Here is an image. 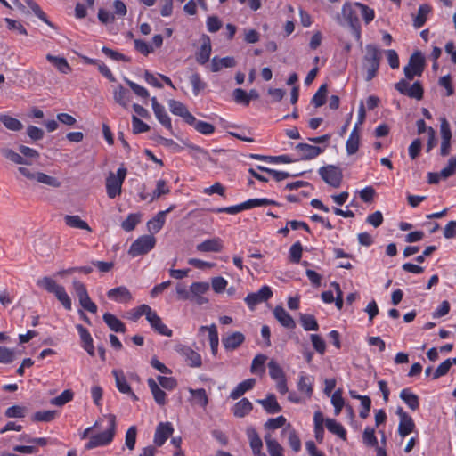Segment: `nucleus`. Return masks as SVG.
<instances>
[{"instance_id":"1","label":"nucleus","mask_w":456,"mask_h":456,"mask_svg":"<svg viewBox=\"0 0 456 456\" xmlns=\"http://www.w3.org/2000/svg\"><path fill=\"white\" fill-rule=\"evenodd\" d=\"M117 432V419L114 414L104 415L81 434V439L88 438L85 444L86 450L103 447L110 444Z\"/></svg>"},{"instance_id":"2","label":"nucleus","mask_w":456,"mask_h":456,"mask_svg":"<svg viewBox=\"0 0 456 456\" xmlns=\"http://www.w3.org/2000/svg\"><path fill=\"white\" fill-rule=\"evenodd\" d=\"M359 13L365 24H370L375 18V11L368 5L354 2H346L342 6V15L348 23L355 40L362 44V26L359 20Z\"/></svg>"},{"instance_id":"3","label":"nucleus","mask_w":456,"mask_h":456,"mask_svg":"<svg viewBox=\"0 0 456 456\" xmlns=\"http://www.w3.org/2000/svg\"><path fill=\"white\" fill-rule=\"evenodd\" d=\"M362 59V68L366 72L365 80L371 81L378 74L381 61V51L375 45L369 44Z\"/></svg>"},{"instance_id":"4","label":"nucleus","mask_w":456,"mask_h":456,"mask_svg":"<svg viewBox=\"0 0 456 456\" xmlns=\"http://www.w3.org/2000/svg\"><path fill=\"white\" fill-rule=\"evenodd\" d=\"M37 285L47 292L53 294L66 310L70 311L72 309L71 298L66 292L65 288L58 284L53 278L45 276L38 279Z\"/></svg>"},{"instance_id":"5","label":"nucleus","mask_w":456,"mask_h":456,"mask_svg":"<svg viewBox=\"0 0 456 456\" xmlns=\"http://www.w3.org/2000/svg\"><path fill=\"white\" fill-rule=\"evenodd\" d=\"M127 169L125 167L118 168L117 173L110 172L106 177V193L111 200L116 199L122 192V185L126 177Z\"/></svg>"},{"instance_id":"6","label":"nucleus","mask_w":456,"mask_h":456,"mask_svg":"<svg viewBox=\"0 0 456 456\" xmlns=\"http://www.w3.org/2000/svg\"><path fill=\"white\" fill-rule=\"evenodd\" d=\"M156 245V239L153 235H142L137 238L130 246L128 254L132 257L149 253Z\"/></svg>"},{"instance_id":"7","label":"nucleus","mask_w":456,"mask_h":456,"mask_svg":"<svg viewBox=\"0 0 456 456\" xmlns=\"http://www.w3.org/2000/svg\"><path fill=\"white\" fill-rule=\"evenodd\" d=\"M425 68V58L420 52H415L411 54L408 65L403 69L404 75L408 80H412L414 77L421 76Z\"/></svg>"},{"instance_id":"8","label":"nucleus","mask_w":456,"mask_h":456,"mask_svg":"<svg viewBox=\"0 0 456 456\" xmlns=\"http://www.w3.org/2000/svg\"><path fill=\"white\" fill-rule=\"evenodd\" d=\"M319 175L329 185L338 188L342 182V172L334 165H327L319 168Z\"/></svg>"},{"instance_id":"9","label":"nucleus","mask_w":456,"mask_h":456,"mask_svg":"<svg viewBox=\"0 0 456 456\" xmlns=\"http://www.w3.org/2000/svg\"><path fill=\"white\" fill-rule=\"evenodd\" d=\"M395 88L402 94L410 98L421 100L424 94V89L420 82L416 81L411 86L405 79H401L395 85Z\"/></svg>"},{"instance_id":"10","label":"nucleus","mask_w":456,"mask_h":456,"mask_svg":"<svg viewBox=\"0 0 456 456\" xmlns=\"http://www.w3.org/2000/svg\"><path fill=\"white\" fill-rule=\"evenodd\" d=\"M273 297V291L267 285L262 286L258 291L249 293L245 297L248 308L253 310L257 305L269 300Z\"/></svg>"},{"instance_id":"11","label":"nucleus","mask_w":456,"mask_h":456,"mask_svg":"<svg viewBox=\"0 0 456 456\" xmlns=\"http://www.w3.org/2000/svg\"><path fill=\"white\" fill-rule=\"evenodd\" d=\"M146 310L148 311V313H146V320L150 323L151 329L162 336L171 337L173 331L163 323L157 312L152 310L151 306L150 308H146Z\"/></svg>"},{"instance_id":"12","label":"nucleus","mask_w":456,"mask_h":456,"mask_svg":"<svg viewBox=\"0 0 456 456\" xmlns=\"http://www.w3.org/2000/svg\"><path fill=\"white\" fill-rule=\"evenodd\" d=\"M175 351L184 358L190 367L199 368L202 365L201 355L189 346L178 345Z\"/></svg>"},{"instance_id":"13","label":"nucleus","mask_w":456,"mask_h":456,"mask_svg":"<svg viewBox=\"0 0 456 456\" xmlns=\"http://www.w3.org/2000/svg\"><path fill=\"white\" fill-rule=\"evenodd\" d=\"M174 433V428L170 422H160L155 430L153 442L156 446L161 447Z\"/></svg>"},{"instance_id":"14","label":"nucleus","mask_w":456,"mask_h":456,"mask_svg":"<svg viewBox=\"0 0 456 456\" xmlns=\"http://www.w3.org/2000/svg\"><path fill=\"white\" fill-rule=\"evenodd\" d=\"M175 208V205L172 204L166 210H161L157 215L147 222V229L151 233H158L165 224L166 216L168 213Z\"/></svg>"},{"instance_id":"15","label":"nucleus","mask_w":456,"mask_h":456,"mask_svg":"<svg viewBox=\"0 0 456 456\" xmlns=\"http://www.w3.org/2000/svg\"><path fill=\"white\" fill-rule=\"evenodd\" d=\"M295 150L304 160L315 159L324 151V148L303 142L297 144Z\"/></svg>"},{"instance_id":"16","label":"nucleus","mask_w":456,"mask_h":456,"mask_svg":"<svg viewBox=\"0 0 456 456\" xmlns=\"http://www.w3.org/2000/svg\"><path fill=\"white\" fill-rule=\"evenodd\" d=\"M76 330H77L80 337L82 348L86 351L90 356H94L95 350L94 340L88 330L82 324H76Z\"/></svg>"},{"instance_id":"17","label":"nucleus","mask_w":456,"mask_h":456,"mask_svg":"<svg viewBox=\"0 0 456 456\" xmlns=\"http://www.w3.org/2000/svg\"><path fill=\"white\" fill-rule=\"evenodd\" d=\"M109 299L119 304H126L133 299L130 290L126 286L113 288L107 292Z\"/></svg>"},{"instance_id":"18","label":"nucleus","mask_w":456,"mask_h":456,"mask_svg":"<svg viewBox=\"0 0 456 456\" xmlns=\"http://www.w3.org/2000/svg\"><path fill=\"white\" fill-rule=\"evenodd\" d=\"M245 341V336L240 331H234L226 337H223L222 344L227 352L238 349Z\"/></svg>"},{"instance_id":"19","label":"nucleus","mask_w":456,"mask_h":456,"mask_svg":"<svg viewBox=\"0 0 456 456\" xmlns=\"http://www.w3.org/2000/svg\"><path fill=\"white\" fill-rule=\"evenodd\" d=\"M209 289L208 282L197 281L192 282L190 286L191 299H194L198 305H203L208 302V299L203 297L204 295Z\"/></svg>"},{"instance_id":"20","label":"nucleus","mask_w":456,"mask_h":456,"mask_svg":"<svg viewBox=\"0 0 456 456\" xmlns=\"http://www.w3.org/2000/svg\"><path fill=\"white\" fill-rule=\"evenodd\" d=\"M151 105L154 114L159 122L167 129L172 130L171 118L167 115L165 107L158 102L156 97L151 98Z\"/></svg>"},{"instance_id":"21","label":"nucleus","mask_w":456,"mask_h":456,"mask_svg":"<svg viewBox=\"0 0 456 456\" xmlns=\"http://www.w3.org/2000/svg\"><path fill=\"white\" fill-rule=\"evenodd\" d=\"M199 331L200 333L208 331L211 354L216 357L217 355L219 346V337L216 325L213 323L209 326H200Z\"/></svg>"},{"instance_id":"22","label":"nucleus","mask_w":456,"mask_h":456,"mask_svg":"<svg viewBox=\"0 0 456 456\" xmlns=\"http://www.w3.org/2000/svg\"><path fill=\"white\" fill-rule=\"evenodd\" d=\"M168 108L172 114L181 117L186 124L193 116L185 104L176 100H169Z\"/></svg>"},{"instance_id":"23","label":"nucleus","mask_w":456,"mask_h":456,"mask_svg":"<svg viewBox=\"0 0 456 456\" xmlns=\"http://www.w3.org/2000/svg\"><path fill=\"white\" fill-rule=\"evenodd\" d=\"M212 52L211 41L208 36L203 37V42L196 53V61L199 64H206L210 58Z\"/></svg>"},{"instance_id":"24","label":"nucleus","mask_w":456,"mask_h":456,"mask_svg":"<svg viewBox=\"0 0 456 456\" xmlns=\"http://www.w3.org/2000/svg\"><path fill=\"white\" fill-rule=\"evenodd\" d=\"M199 252H221L223 249V241L220 238L216 237L208 239L196 246Z\"/></svg>"},{"instance_id":"25","label":"nucleus","mask_w":456,"mask_h":456,"mask_svg":"<svg viewBox=\"0 0 456 456\" xmlns=\"http://www.w3.org/2000/svg\"><path fill=\"white\" fill-rule=\"evenodd\" d=\"M273 314L283 327L287 329H294L296 327L294 319L281 305H277L274 308Z\"/></svg>"},{"instance_id":"26","label":"nucleus","mask_w":456,"mask_h":456,"mask_svg":"<svg viewBox=\"0 0 456 456\" xmlns=\"http://www.w3.org/2000/svg\"><path fill=\"white\" fill-rule=\"evenodd\" d=\"M360 147V134L358 130V124H355L351 131L348 139L346 142V151L347 155L355 154Z\"/></svg>"},{"instance_id":"27","label":"nucleus","mask_w":456,"mask_h":456,"mask_svg":"<svg viewBox=\"0 0 456 456\" xmlns=\"http://www.w3.org/2000/svg\"><path fill=\"white\" fill-rule=\"evenodd\" d=\"M102 319L110 330L118 333H125L126 331L125 323L113 314L105 313L102 315Z\"/></svg>"},{"instance_id":"28","label":"nucleus","mask_w":456,"mask_h":456,"mask_svg":"<svg viewBox=\"0 0 456 456\" xmlns=\"http://www.w3.org/2000/svg\"><path fill=\"white\" fill-rule=\"evenodd\" d=\"M147 384L156 403L159 406L165 405L167 403L166 392L159 387V384L152 378L147 379Z\"/></svg>"},{"instance_id":"29","label":"nucleus","mask_w":456,"mask_h":456,"mask_svg":"<svg viewBox=\"0 0 456 456\" xmlns=\"http://www.w3.org/2000/svg\"><path fill=\"white\" fill-rule=\"evenodd\" d=\"M257 403L263 406L268 414H275L281 411V407L273 394L267 395L265 399L257 400Z\"/></svg>"},{"instance_id":"30","label":"nucleus","mask_w":456,"mask_h":456,"mask_svg":"<svg viewBox=\"0 0 456 456\" xmlns=\"http://www.w3.org/2000/svg\"><path fill=\"white\" fill-rule=\"evenodd\" d=\"M399 396L411 411L419 409V398L411 390V388L402 389Z\"/></svg>"},{"instance_id":"31","label":"nucleus","mask_w":456,"mask_h":456,"mask_svg":"<svg viewBox=\"0 0 456 456\" xmlns=\"http://www.w3.org/2000/svg\"><path fill=\"white\" fill-rule=\"evenodd\" d=\"M192 126L198 133L204 135H211L215 133V126L206 121L199 120L194 116L187 123Z\"/></svg>"},{"instance_id":"32","label":"nucleus","mask_w":456,"mask_h":456,"mask_svg":"<svg viewBox=\"0 0 456 456\" xmlns=\"http://www.w3.org/2000/svg\"><path fill=\"white\" fill-rule=\"evenodd\" d=\"M256 384L255 379H248L239 383L230 393V398L236 400L246 392L251 390Z\"/></svg>"},{"instance_id":"33","label":"nucleus","mask_w":456,"mask_h":456,"mask_svg":"<svg viewBox=\"0 0 456 456\" xmlns=\"http://www.w3.org/2000/svg\"><path fill=\"white\" fill-rule=\"evenodd\" d=\"M297 389L301 394H304L307 398H310L314 392L313 378L309 375L301 373L297 382Z\"/></svg>"},{"instance_id":"34","label":"nucleus","mask_w":456,"mask_h":456,"mask_svg":"<svg viewBox=\"0 0 456 456\" xmlns=\"http://www.w3.org/2000/svg\"><path fill=\"white\" fill-rule=\"evenodd\" d=\"M252 409L253 405L251 402L247 398H242L234 404L232 413L237 418H243L249 414Z\"/></svg>"},{"instance_id":"35","label":"nucleus","mask_w":456,"mask_h":456,"mask_svg":"<svg viewBox=\"0 0 456 456\" xmlns=\"http://www.w3.org/2000/svg\"><path fill=\"white\" fill-rule=\"evenodd\" d=\"M236 65V61L233 57L226 56L224 58H218L215 56L211 61V71L218 72L223 68H232Z\"/></svg>"},{"instance_id":"36","label":"nucleus","mask_w":456,"mask_h":456,"mask_svg":"<svg viewBox=\"0 0 456 456\" xmlns=\"http://www.w3.org/2000/svg\"><path fill=\"white\" fill-rule=\"evenodd\" d=\"M286 432H288L289 434L288 443L291 450L294 452H300L302 444L297 432L291 428L290 424H288V426L285 428H283L282 434H285Z\"/></svg>"},{"instance_id":"37","label":"nucleus","mask_w":456,"mask_h":456,"mask_svg":"<svg viewBox=\"0 0 456 456\" xmlns=\"http://www.w3.org/2000/svg\"><path fill=\"white\" fill-rule=\"evenodd\" d=\"M325 425H326L327 429L330 433L338 436L343 441H346L347 432L342 424H340L334 419H327L325 420Z\"/></svg>"},{"instance_id":"38","label":"nucleus","mask_w":456,"mask_h":456,"mask_svg":"<svg viewBox=\"0 0 456 456\" xmlns=\"http://www.w3.org/2000/svg\"><path fill=\"white\" fill-rule=\"evenodd\" d=\"M46 60L62 74H69L71 71V67L64 57L54 56L48 53L46 54Z\"/></svg>"},{"instance_id":"39","label":"nucleus","mask_w":456,"mask_h":456,"mask_svg":"<svg viewBox=\"0 0 456 456\" xmlns=\"http://www.w3.org/2000/svg\"><path fill=\"white\" fill-rule=\"evenodd\" d=\"M112 375L115 378L116 387L122 394L132 393L130 385L127 383L126 379L121 370H112Z\"/></svg>"},{"instance_id":"40","label":"nucleus","mask_w":456,"mask_h":456,"mask_svg":"<svg viewBox=\"0 0 456 456\" xmlns=\"http://www.w3.org/2000/svg\"><path fill=\"white\" fill-rule=\"evenodd\" d=\"M64 222L65 224L69 227L86 230L89 232H92V229L89 226V224L86 221L82 220L79 216L66 215L64 216Z\"/></svg>"},{"instance_id":"41","label":"nucleus","mask_w":456,"mask_h":456,"mask_svg":"<svg viewBox=\"0 0 456 456\" xmlns=\"http://www.w3.org/2000/svg\"><path fill=\"white\" fill-rule=\"evenodd\" d=\"M431 11H432V8L429 4H420L418 9V13L413 20V26L416 28H422L425 25L427 19H428V15Z\"/></svg>"},{"instance_id":"42","label":"nucleus","mask_w":456,"mask_h":456,"mask_svg":"<svg viewBox=\"0 0 456 456\" xmlns=\"http://www.w3.org/2000/svg\"><path fill=\"white\" fill-rule=\"evenodd\" d=\"M257 168L263 172H265V173H268L269 175H271L273 176V178L277 182H281V181L285 180L290 176H292V177L301 176L305 173V172H300V173L290 175L288 172L278 171V170H274V169L262 167V166H257Z\"/></svg>"},{"instance_id":"43","label":"nucleus","mask_w":456,"mask_h":456,"mask_svg":"<svg viewBox=\"0 0 456 456\" xmlns=\"http://www.w3.org/2000/svg\"><path fill=\"white\" fill-rule=\"evenodd\" d=\"M415 423L410 415H404L403 419H400L398 425V433L402 437H405L413 432Z\"/></svg>"},{"instance_id":"44","label":"nucleus","mask_w":456,"mask_h":456,"mask_svg":"<svg viewBox=\"0 0 456 456\" xmlns=\"http://www.w3.org/2000/svg\"><path fill=\"white\" fill-rule=\"evenodd\" d=\"M114 100L122 107L127 108L131 100L130 92L124 86H118L114 91Z\"/></svg>"},{"instance_id":"45","label":"nucleus","mask_w":456,"mask_h":456,"mask_svg":"<svg viewBox=\"0 0 456 456\" xmlns=\"http://www.w3.org/2000/svg\"><path fill=\"white\" fill-rule=\"evenodd\" d=\"M247 436L249 440V444L252 449V452H258L259 451H262L263 448V442L260 438L258 433L254 428H248L247 429Z\"/></svg>"},{"instance_id":"46","label":"nucleus","mask_w":456,"mask_h":456,"mask_svg":"<svg viewBox=\"0 0 456 456\" xmlns=\"http://www.w3.org/2000/svg\"><path fill=\"white\" fill-rule=\"evenodd\" d=\"M189 393L194 400L195 403L202 408H206L208 404V396L204 388H189Z\"/></svg>"},{"instance_id":"47","label":"nucleus","mask_w":456,"mask_h":456,"mask_svg":"<svg viewBox=\"0 0 456 456\" xmlns=\"http://www.w3.org/2000/svg\"><path fill=\"white\" fill-rule=\"evenodd\" d=\"M300 323L305 330L306 331H317L319 330V324L316 318L313 314H301Z\"/></svg>"},{"instance_id":"48","label":"nucleus","mask_w":456,"mask_h":456,"mask_svg":"<svg viewBox=\"0 0 456 456\" xmlns=\"http://www.w3.org/2000/svg\"><path fill=\"white\" fill-rule=\"evenodd\" d=\"M265 441L270 456H284L283 447L275 439L272 438L270 435L265 436Z\"/></svg>"},{"instance_id":"49","label":"nucleus","mask_w":456,"mask_h":456,"mask_svg":"<svg viewBox=\"0 0 456 456\" xmlns=\"http://www.w3.org/2000/svg\"><path fill=\"white\" fill-rule=\"evenodd\" d=\"M0 121L7 129L11 131L17 132L21 130L23 127L22 123L19 119L7 114H0Z\"/></svg>"},{"instance_id":"50","label":"nucleus","mask_w":456,"mask_h":456,"mask_svg":"<svg viewBox=\"0 0 456 456\" xmlns=\"http://www.w3.org/2000/svg\"><path fill=\"white\" fill-rule=\"evenodd\" d=\"M267 357L265 354H257L254 357L250 370L253 374L262 375L265 371V364Z\"/></svg>"},{"instance_id":"51","label":"nucleus","mask_w":456,"mask_h":456,"mask_svg":"<svg viewBox=\"0 0 456 456\" xmlns=\"http://www.w3.org/2000/svg\"><path fill=\"white\" fill-rule=\"evenodd\" d=\"M362 443L368 447H377L379 442L375 435V428L367 426L362 433Z\"/></svg>"},{"instance_id":"52","label":"nucleus","mask_w":456,"mask_h":456,"mask_svg":"<svg viewBox=\"0 0 456 456\" xmlns=\"http://www.w3.org/2000/svg\"><path fill=\"white\" fill-rule=\"evenodd\" d=\"M1 154L15 164L30 165V162L27 161L23 156L15 152L12 149L4 148L1 150Z\"/></svg>"},{"instance_id":"53","label":"nucleus","mask_w":456,"mask_h":456,"mask_svg":"<svg viewBox=\"0 0 456 456\" xmlns=\"http://www.w3.org/2000/svg\"><path fill=\"white\" fill-rule=\"evenodd\" d=\"M140 220H141L140 214L131 213L122 222L121 227L126 232H132L135 229L136 225L140 223Z\"/></svg>"},{"instance_id":"54","label":"nucleus","mask_w":456,"mask_h":456,"mask_svg":"<svg viewBox=\"0 0 456 456\" xmlns=\"http://www.w3.org/2000/svg\"><path fill=\"white\" fill-rule=\"evenodd\" d=\"M170 192V187L167 182L163 179L158 180L156 189L151 194V201H154L163 195H167Z\"/></svg>"},{"instance_id":"55","label":"nucleus","mask_w":456,"mask_h":456,"mask_svg":"<svg viewBox=\"0 0 456 456\" xmlns=\"http://www.w3.org/2000/svg\"><path fill=\"white\" fill-rule=\"evenodd\" d=\"M267 366L269 370V375L274 381L286 377L284 370L276 361L271 360Z\"/></svg>"},{"instance_id":"56","label":"nucleus","mask_w":456,"mask_h":456,"mask_svg":"<svg viewBox=\"0 0 456 456\" xmlns=\"http://www.w3.org/2000/svg\"><path fill=\"white\" fill-rule=\"evenodd\" d=\"M57 415L56 411H37L32 416V421L34 422H51Z\"/></svg>"},{"instance_id":"57","label":"nucleus","mask_w":456,"mask_h":456,"mask_svg":"<svg viewBox=\"0 0 456 456\" xmlns=\"http://www.w3.org/2000/svg\"><path fill=\"white\" fill-rule=\"evenodd\" d=\"M189 79L192 86V93L194 96H198L199 94L207 86V84L201 79L199 73H193Z\"/></svg>"},{"instance_id":"58","label":"nucleus","mask_w":456,"mask_h":456,"mask_svg":"<svg viewBox=\"0 0 456 456\" xmlns=\"http://www.w3.org/2000/svg\"><path fill=\"white\" fill-rule=\"evenodd\" d=\"M74 393L70 389H66L61 393L58 396L51 400V404L56 406H63L67 403L73 400Z\"/></svg>"},{"instance_id":"59","label":"nucleus","mask_w":456,"mask_h":456,"mask_svg":"<svg viewBox=\"0 0 456 456\" xmlns=\"http://www.w3.org/2000/svg\"><path fill=\"white\" fill-rule=\"evenodd\" d=\"M35 180H37L38 183H44V184H46V185H49V186H52L54 188H58L61 186V182L57 178L48 175L42 172L36 173Z\"/></svg>"},{"instance_id":"60","label":"nucleus","mask_w":456,"mask_h":456,"mask_svg":"<svg viewBox=\"0 0 456 456\" xmlns=\"http://www.w3.org/2000/svg\"><path fill=\"white\" fill-rule=\"evenodd\" d=\"M327 97V86L322 85L317 92L314 94L311 102L316 108L322 106L326 102Z\"/></svg>"},{"instance_id":"61","label":"nucleus","mask_w":456,"mask_h":456,"mask_svg":"<svg viewBox=\"0 0 456 456\" xmlns=\"http://www.w3.org/2000/svg\"><path fill=\"white\" fill-rule=\"evenodd\" d=\"M303 247L300 241L295 242L289 248V260L298 264L302 258Z\"/></svg>"},{"instance_id":"62","label":"nucleus","mask_w":456,"mask_h":456,"mask_svg":"<svg viewBox=\"0 0 456 456\" xmlns=\"http://www.w3.org/2000/svg\"><path fill=\"white\" fill-rule=\"evenodd\" d=\"M137 429L135 426L128 428L126 433L125 444L129 450H134L136 444Z\"/></svg>"},{"instance_id":"63","label":"nucleus","mask_w":456,"mask_h":456,"mask_svg":"<svg viewBox=\"0 0 456 456\" xmlns=\"http://www.w3.org/2000/svg\"><path fill=\"white\" fill-rule=\"evenodd\" d=\"M452 367L451 358L446 359L441 362L438 367L433 372V379H439L446 375Z\"/></svg>"},{"instance_id":"64","label":"nucleus","mask_w":456,"mask_h":456,"mask_svg":"<svg viewBox=\"0 0 456 456\" xmlns=\"http://www.w3.org/2000/svg\"><path fill=\"white\" fill-rule=\"evenodd\" d=\"M455 172H456V158L452 157L449 159L447 166L440 171V175H442V179H447L448 177L454 175Z\"/></svg>"}]
</instances>
